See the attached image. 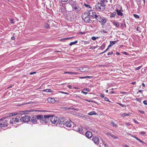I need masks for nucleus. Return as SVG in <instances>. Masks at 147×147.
<instances>
[{
    "mask_svg": "<svg viewBox=\"0 0 147 147\" xmlns=\"http://www.w3.org/2000/svg\"><path fill=\"white\" fill-rule=\"evenodd\" d=\"M117 103L118 104H119V105H120L121 106V107H125V105H123V104H121L119 103V102H117Z\"/></svg>",
    "mask_w": 147,
    "mask_h": 147,
    "instance_id": "44",
    "label": "nucleus"
},
{
    "mask_svg": "<svg viewBox=\"0 0 147 147\" xmlns=\"http://www.w3.org/2000/svg\"><path fill=\"white\" fill-rule=\"evenodd\" d=\"M72 122L69 119L67 120H66L65 122V123L64 124V127H71L72 126Z\"/></svg>",
    "mask_w": 147,
    "mask_h": 147,
    "instance_id": "9",
    "label": "nucleus"
},
{
    "mask_svg": "<svg viewBox=\"0 0 147 147\" xmlns=\"http://www.w3.org/2000/svg\"><path fill=\"white\" fill-rule=\"evenodd\" d=\"M85 100H86V101L88 102H93V101L92 100H88V99H85Z\"/></svg>",
    "mask_w": 147,
    "mask_h": 147,
    "instance_id": "53",
    "label": "nucleus"
},
{
    "mask_svg": "<svg viewBox=\"0 0 147 147\" xmlns=\"http://www.w3.org/2000/svg\"><path fill=\"white\" fill-rule=\"evenodd\" d=\"M104 100L106 101H108V102H111V101L109 100V99L107 97H105L104 98Z\"/></svg>",
    "mask_w": 147,
    "mask_h": 147,
    "instance_id": "40",
    "label": "nucleus"
},
{
    "mask_svg": "<svg viewBox=\"0 0 147 147\" xmlns=\"http://www.w3.org/2000/svg\"><path fill=\"white\" fill-rule=\"evenodd\" d=\"M90 16L88 13L84 12L82 13V18L85 22L89 23L90 20Z\"/></svg>",
    "mask_w": 147,
    "mask_h": 147,
    "instance_id": "3",
    "label": "nucleus"
},
{
    "mask_svg": "<svg viewBox=\"0 0 147 147\" xmlns=\"http://www.w3.org/2000/svg\"><path fill=\"white\" fill-rule=\"evenodd\" d=\"M135 138L139 142L142 143L143 142V141H142V140H141L140 139H139L137 137H135Z\"/></svg>",
    "mask_w": 147,
    "mask_h": 147,
    "instance_id": "38",
    "label": "nucleus"
},
{
    "mask_svg": "<svg viewBox=\"0 0 147 147\" xmlns=\"http://www.w3.org/2000/svg\"><path fill=\"white\" fill-rule=\"evenodd\" d=\"M125 124L127 126H128L130 125V124L129 123H126Z\"/></svg>",
    "mask_w": 147,
    "mask_h": 147,
    "instance_id": "60",
    "label": "nucleus"
},
{
    "mask_svg": "<svg viewBox=\"0 0 147 147\" xmlns=\"http://www.w3.org/2000/svg\"><path fill=\"white\" fill-rule=\"evenodd\" d=\"M43 91L47 92H52V91L50 89H49L44 90Z\"/></svg>",
    "mask_w": 147,
    "mask_h": 147,
    "instance_id": "28",
    "label": "nucleus"
},
{
    "mask_svg": "<svg viewBox=\"0 0 147 147\" xmlns=\"http://www.w3.org/2000/svg\"><path fill=\"white\" fill-rule=\"evenodd\" d=\"M106 134L108 136H111V134L109 133H107Z\"/></svg>",
    "mask_w": 147,
    "mask_h": 147,
    "instance_id": "48",
    "label": "nucleus"
},
{
    "mask_svg": "<svg viewBox=\"0 0 147 147\" xmlns=\"http://www.w3.org/2000/svg\"><path fill=\"white\" fill-rule=\"evenodd\" d=\"M60 10H61V12L62 13L63 15H65V13L66 11L65 8L64 7H61Z\"/></svg>",
    "mask_w": 147,
    "mask_h": 147,
    "instance_id": "20",
    "label": "nucleus"
},
{
    "mask_svg": "<svg viewBox=\"0 0 147 147\" xmlns=\"http://www.w3.org/2000/svg\"><path fill=\"white\" fill-rule=\"evenodd\" d=\"M118 7H119L120 9L119 10L117 9L116 11L117 12V13L118 16H122L123 15V13L122 12L123 11L122 9V7L120 5H119Z\"/></svg>",
    "mask_w": 147,
    "mask_h": 147,
    "instance_id": "11",
    "label": "nucleus"
},
{
    "mask_svg": "<svg viewBox=\"0 0 147 147\" xmlns=\"http://www.w3.org/2000/svg\"><path fill=\"white\" fill-rule=\"evenodd\" d=\"M123 23H121V28L122 29H123Z\"/></svg>",
    "mask_w": 147,
    "mask_h": 147,
    "instance_id": "47",
    "label": "nucleus"
},
{
    "mask_svg": "<svg viewBox=\"0 0 147 147\" xmlns=\"http://www.w3.org/2000/svg\"><path fill=\"white\" fill-rule=\"evenodd\" d=\"M85 135L87 138H90L92 136V134L91 132L88 131L86 132Z\"/></svg>",
    "mask_w": 147,
    "mask_h": 147,
    "instance_id": "17",
    "label": "nucleus"
},
{
    "mask_svg": "<svg viewBox=\"0 0 147 147\" xmlns=\"http://www.w3.org/2000/svg\"><path fill=\"white\" fill-rule=\"evenodd\" d=\"M94 9L99 11H102L105 9V6L102 3H97L94 6Z\"/></svg>",
    "mask_w": 147,
    "mask_h": 147,
    "instance_id": "4",
    "label": "nucleus"
},
{
    "mask_svg": "<svg viewBox=\"0 0 147 147\" xmlns=\"http://www.w3.org/2000/svg\"><path fill=\"white\" fill-rule=\"evenodd\" d=\"M143 103L145 105H147V100H144L143 102Z\"/></svg>",
    "mask_w": 147,
    "mask_h": 147,
    "instance_id": "50",
    "label": "nucleus"
},
{
    "mask_svg": "<svg viewBox=\"0 0 147 147\" xmlns=\"http://www.w3.org/2000/svg\"><path fill=\"white\" fill-rule=\"evenodd\" d=\"M43 116L42 115H38L36 116V118L37 119L39 120L41 122L42 120V118H43Z\"/></svg>",
    "mask_w": 147,
    "mask_h": 147,
    "instance_id": "19",
    "label": "nucleus"
},
{
    "mask_svg": "<svg viewBox=\"0 0 147 147\" xmlns=\"http://www.w3.org/2000/svg\"><path fill=\"white\" fill-rule=\"evenodd\" d=\"M88 114L90 115H96V113L95 111H94L89 113Z\"/></svg>",
    "mask_w": 147,
    "mask_h": 147,
    "instance_id": "25",
    "label": "nucleus"
},
{
    "mask_svg": "<svg viewBox=\"0 0 147 147\" xmlns=\"http://www.w3.org/2000/svg\"><path fill=\"white\" fill-rule=\"evenodd\" d=\"M142 66H140L139 67H136L135 69V70H137L140 69L142 67Z\"/></svg>",
    "mask_w": 147,
    "mask_h": 147,
    "instance_id": "41",
    "label": "nucleus"
},
{
    "mask_svg": "<svg viewBox=\"0 0 147 147\" xmlns=\"http://www.w3.org/2000/svg\"><path fill=\"white\" fill-rule=\"evenodd\" d=\"M14 19H11V20H10V22L12 24H14Z\"/></svg>",
    "mask_w": 147,
    "mask_h": 147,
    "instance_id": "46",
    "label": "nucleus"
},
{
    "mask_svg": "<svg viewBox=\"0 0 147 147\" xmlns=\"http://www.w3.org/2000/svg\"><path fill=\"white\" fill-rule=\"evenodd\" d=\"M113 54V52H109V53L107 54V55H112Z\"/></svg>",
    "mask_w": 147,
    "mask_h": 147,
    "instance_id": "51",
    "label": "nucleus"
},
{
    "mask_svg": "<svg viewBox=\"0 0 147 147\" xmlns=\"http://www.w3.org/2000/svg\"><path fill=\"white\" fill-rule=\"evenodd\" d=\"M70 4L72 8L73 11L77 13L80 12L81 9V8L77 5L75 1H71Z\"/></svg>",
    "mask_w": 147,
    "mask_h": 147,
    "instance_id": "2",
    "label": "nucleus"
},
{
    "mask_svg": "<svg viewBox=\"0 0 147 147\" xmlns=\"http://www.w3.org/2000/svg\"><path fill=\"white\" fill-rule=\"evenodd\" d=\"M91 38L93 40H95L96 39V38L94 36H92Z\"/></svg>",
    "mask_w": 147,
    "mask_h": 147,
    "instance_id": "52",
    "label": "nucleus"
},
{
    "mask_svg": "<svg viewBox=\"0 0 147 147\" xmlns=\"http://www.w3.org/2000/svg\"><path fill=\"white\" fill-rule=\"evenodd\" d=\"M32 122L33 123H35V122H36V118L35 117H33L32 119Z\"/></svg>",
    "mask_w": 147,
    "mask_h": 147,
    "instance_id": "32",
    "label": "nucleus"
},
{
    "mask_svg": "<svg viewBox=\"0 0 147 147\" xmlns=\"http://www.w3.org/2000/svg\"><path fill=\"white\" fill-rule=\"evenodd\" d=\"M102 32L103 33H107V32L105 31V30H103L102 31Z\"/></svg>",
    "mask_w": 147,
    "mask_h": 147,
    "instance_id": "56",
    "label": "nucleus"
},
{
    "mask_svg": "<svg viewBox=\"0 0 147 147\" xmlns=\"http://www.w3.org/2000/svg\"><path fill=\"white\" fill-rule=\"evenodd\" d=\"M51 117V115H45L43 117L42 121L41 122L42 123H47L48 121L50 119V117Z\"/></svg>",
    "mask_w": 147,
    "mask_h": 147,
    "instance_id": "7",
    "label": "nucleus"
},
{
    "mask_svg": "<svg viewBox=\"0 0 147 147\" xmlns=\"http://www.w3.org/2000/svg\"><path fill=\"white\" fill-rule=\"evenodd\" d=\"M89 15L94 18H96L98 16L96 12L93 10H90L89 11L88 13Z\"/></svg>",
    "mask_w": 147,
    "mask_h": 147,
    "instance_id": "8",
    "label": "nucleus"
},
{
    "mask_svg": "<svg viewBox=\"0 0 147 147\" xmlns=\"http://www.w3.org/2000/svg\"><path fill=\"white\" fill-rule=\"evenodd\" d=\"M111 136L113 138L115 139H116L117 138V137L115 135L113 134H111Z\"/></svg>",
    "mask_w": 147,
    "mask_h": 147,
    "instance_id": "37",
    "label": "nucleus"
},
{
    "mask_svg": "<svg viewBox=\"0 0 147 147\" xmlns=\"http://www.w3.org/2000/svg\"><path fill=\"white\" fill-rule=\"evenodd\" d=\"M84 5L86 7L90 8V9L92 8V7L90 6V5H89L86 3L84 4Z\"/></svg>",
    "mask_w": 147,
    "mask_h": 147,
    "instance_id": "35",
    "label": "nucleus"
},
{
    "mask_svg": "<svg viewBox=\"0 0 147 147\" xmlns=\"http://www.w3.org/2000/svg\"><path fill=\"white\" fill-rule=\"evenodd\" d=\"M134 16L136 18L138 19L139 18V16L137 14H134Z\"/></svg>",
    "mask_w": 147,
    "mask_h": 147,
    "instance_id": "39",
    "label": "nucleus"
},
{
    "mask_svg": "<svg viewBox=\"0 0 147 147\" xmlns=\"http://www.w3.org/2000/svg\"><path fill=\"white\" fill-rule=\"evenodd\" d=\"M96 19L100 22L102 24H104L107 22L106 19L101 17L100 16L98 15Z\"/></svg>",
    "mask_w": 147,
    "mask_h": 147,
    "instance_id": "6",
    "label": "nucleus"
},
{
    "mask_svg": "<svg viewBox=\"0 0 147 147\" xmlns=\"http://www.w3.org/2000/svg\"><path fill=\"white\" fill-rule=\"evenodd\" d=\"M97 46H96V47H90V49H94L96 48H97Z\"/></svg>",
    "mask_w": 147,
    "mask_h": 147,
    "instance_id": "43",
    "label": "nucleus"
},
{
    "mask_svg": "<svg viewBox=\"0 0 147 147\" xmlns=\"http://www.w3.org/2000/svg\"><path fill=\"white\" fill-rule=\"evenodd\" d=\"M81 92L82 93H83V94H87V92H84V91H82Z\"/></svg>",
    "mask_w": 147,
    "mask_h": 147,
    "instance_id": "57",
    "label": "nucleus"
},
{
    "mask_svg": "<svg viewBox=\"0 0 147 147\" xmlns=\"http://www.w3.org/2000/svg\"><path fill=\"white\" fill-rule=\"evenodd\" d=\"M100 96L101 97H102V98H104V97H105L104 95H103V94H100Z\"/></svg>",
    "mask_w": 147,
    "mask_h": 147,
    "instance_id": "54",
    "label": "nucleus"
},
{
    "mask_svg": "<svg viewBox=\"0 0 147 147\" xmlns=\"http://www.w3.org/2000/svg\"><path fill=\"white\" fill-rule=\"evenodd\" d=\"M111 124L114 127H116L117 126V125L112 120L111 122Z\"/></svg>",
    "mask_w": 147,
    "mask_h": 147,
    "instance_id": "22",
    "label": "nucleus"
},
{
    "mask_svg": "<svg viewBox=\"0 0 147 147\" xmlns=\"http://www.w3.org/2000/svg\"><path fill=\"white\" fill-rule=\"evenodd\" d=\"M78 131L82 134H84L86 130L85 128H83L82 127L80 126L77 129Z\"/></svg>",
    "mask_w": 147,
    "mask_h": 147,
    "instance_id": "14",
    "label": "nucleus"
},
{
    "mask_svg": "<svg viewBox=\"0 0 147 147\" xmlns=\"http://www.w3.org/2000/svg\"><path fill=\"white\" fill-rule=\"evenodd\" d=\"M73 37H67V38H62L61 39V41H62V40H68V39H70L72 38Z\"/></svg>",
    "mask_w": 147,
    "mask_h": 147,
    "instance_id": "31",
    "label": "nucleus"
},
{
    "mask_svg": "<svg viewBox=\"0 0 147 147\" xmlns=\"http://www.w3.org/2000/svg\"><path fill=\"white\" fill-rule=\"evenodd\" d=\"M50 119L52 123L54 124H57L59 123V118L55 116L51 115Z\"/></svg>",
    "mask_w": 147,
    "mask_h": 147,
    "instance_id": "5",
    "label": "nucleus"
},
{
    "mask_svg": "<svg viewBox=\"0 0 147 147\" xmlns=\"http://www.w3.org/2000/svg\"><path fill=\"white\" fill-rule=\"evenodd\" d=\"M78 41L77 40H76L74 42H71L70 44H69L70 46H71L75 44H76L77 43Z\"/></svg>",
    "mask_w": 147,
    "mask_h": 147,
    "instance_id": "33",
    "label": "nucleus"
},
{
    "mask_svg": "<svg viewBox=\"0 0 147 147\" xmlns=\"http://www.w3.org/2000/svg\"><path fill=\"white\" fill-rule=\"evenodd\" d=\"M113 24L117 28L119 26V24L118 22H116L115 21H114L113 22Z\"/></svg>",
    "mask_w": 147,
    "mask_h": 147,
    "instance_id": "26",
    "label": "nucleus"
},
{
    "mask_svg": "<svg viewBox=\"0 0 147 147\" xmlns=\"http://www.w3.org/2000/svg\"><path fill=\"white\" fill-rule=\"evenodd\" d=\"M11 39L12 40H15L16 39V38L14 36H12L11 38Z\"/></svg>",
    "mask_w": 147,
    "mask_h": 147,
    "instance_id": "61",
    "label": "nucleus"
},
{
    "mask_svg": "<svg viewBox=\"0 0 147 147\" xmlns=\"http://www.w3.org/2000/svg\"><path fill=\"white\" fill-rule=\"evenodd\" d=\"M79 78L80 79L85 78V77H79Z\"/></svg>",
    "mask_w": 147,
    "mask_h": 147,
    "instance_id": "63",
    "label": "nucleus"
},
{
    "mask_svg": "<svg viewBox=\"0 0 147 147\" xmlns=\"http://www.w3.org/2000/svg\"><path fill=\"white\" fill-rule=\"evenodd\" d=\"M62 1L65 2H67L68 0H61Z\"/></svg>",
    "mask_w": 147,
    "mask_h": 147,
    "instance_id": "64",
    "label": "nucleus"
},
{
    "mask_svg": "<svg viewBox=\"0 0 147 147\" xmlns=\"http://www.w3.org/2000/svg\"><path fill=\"white\" fill-rule=\"evenodd\" d=\"M30 116L27 115H25L23 117H22L23 121L24 122H26L29 121L30 120Z\"/></svg>",
    "mask_w": 147,
    "mask_h": 147,
    "instance_id": "13",
    "label": "nucleus"
},
{
    "mask_svg": "<svg viewBox=\"0 0 147 147\" xmlns=\"http://www.w3.org/2000/svg\"><path fill=\"white\" fill-rule=\"evenodd\" d=\"M36 72H31L30 73V75H32L34 74H36Z\"/></svg>",
    "mask_w": 147,
    "mask_h": 147,
    "instance_id": "59",
    "label": "nucleus"
},
{
    "mask_svg": "<svg viewBox=\"0 0 147 147\" xmlns=\"http://www.w3.org/2000/svg\"><path fill=\"white\" fill-rule=\"evenodd\" d=\"M65 120H66L64 119V118L62 117H61L59 118V123L60 124H63L64 125Z\"/></svg>",
    "mask_w": 147,
    "mask_h": 147,
    "instance_id": "16",
    "label": "nucleus"
},
{
    "mask_svg": "<svg viewBox=\"0 0 147 147\" xmlns=\"http://www.w3.org/2000/svg\"><path fill=\"white\" fill-rule=\"evenodd\" d=\"M33 111H35V112H36V111L40 112V111H41L40 110H36V109H34Z\"/></svg>",
    "mask_w": 147,
    "mask_h": 147,
    "instance_id": "58",
    "label": "nucleus"
},
{
    "mask_svg": "<svg viewBox=\"0 0 147 147\" xmlns=\"http://www.w3.org/2000/svg\"><path fill=\"white\" fill-rule=\"evenodd\" d=\"M117 42V41H111L110 42V44L109 45V47H111L112 46H113V45H114Z\"/></svg>",
    "mask_w": 147,
    "mask_h": 147,
    "instance_id": "21",
    "label": "nucleus"
},
{
    "mask_svg": "<svg viewBox=\"0 0 147 147\" xmlns=\"http://www.w3.org/2000/svg\"><path fill=\"white\" fill-rule=\"evenodd\" d=\"M64 74H74L75 75H76L78 74V73H76V72H69V71H65L64 72Z\"/></svg>",
    "mask_w": 147,
    "mask_h": 147,
    "instance_id": "23",
    "label": "nucleus"
},
{
    "mask_svg": "<svg viewBox=\"0 0 147 147\" xmlns=\"http://www.w3.org/2000/svg\"><path fill=\"white\" fill-rule=\"evenodd\" d=\"M89 68L88 67H80L78 69L80 71L84 72H87L88 71Z\"/></svg>",
    "mask_w": 147,
    "mask_h": 147,
    "instance_id": "12",
    "label": "nucleus"
},
{
    "mask_svg": "<svg viewBox=\"0 0 147 147\" xmlns=\"http://www.w3.org/2000/svg\"><path fill=\"white\" fill-rule=\"evenodd\" d=\"M140 134L142 135H144L146 134V132L144 131H141L140 132Z\"/></svg>",
    "mask_w": 147,
    "mask_h": 147,
    "instance_id": "45",
    "label": "nucleus"
},
{
    "mask_svg": "<svg viewBox=\"0 0 147 147\" xmlns=\"http://www.w3.org/2000/svg\"><path fill=\"white\" fill-rule=\"evenodd\" d=\"M22 117L20 116H17L15 117L11 118L9 121V124L13 126H15L16 124L21 122Z\"/></svg>",
    "mask_w": 147,
    "mask_h": 147,
    "instance_id": "1",
    "label": "nucleus"
},
{
    "mask_svg": "<svg viewBox=\"0 0 147 147\" xmlns=\"http://www.w3.org/2000/svg\"><path fill=\"white\" fill-rule=\"evenodd\" d=\"M49 25L47 23H46L45 24V26L44 27L45 28L48 29L49 28Z\"/></svg>",
    "mask_w": 147,
    "mask_h": 147,
    "instance_id": "30",
    "label": "nucleus"
},
{
    "mask_svg": "<svg viewBox=\"0 0 147 147\" xmlns=\"http://www.w3.org/2000/svg\"><path fill=\"white\" fill-rule=\"evenodd\" d=\"M116 14V13L115 12H113V13L111 14L110 16L111 17H115Z\"/></svg>",
    "mask_w": 147,
    "mask_h": 147,
    "instance_id": "29",
    "label": "nucleus"
},
{
    "mask_svg": "<svg viewBox=\"0 0 147 147\" xmlns=\"http://www.w3.org/2000/svg\"><path fill=\"white\" fill-rule=\"evenodd\" d=\"M5 119H4L3 120L0 121V127H4L7 125L8 121L5 120Z\"/></svg>",
    "mask_w": 147,
    "mask_h": 147,
    "instance_id": "10",
    "label": "nucleus"
},
{
    "mask_svg": "<svg viewBox=\"0 0 147 147\" xmlns=\"http://www.w3.org/2000/svg\"><path fill=\"white\" fill-rule=\"evenodd\" d=\"M67 87H68L69 89L71 88V86L70 85H68L67 86Z\"/></svg>",
    "mask_w": 147,
    "mask_h": 147,
    "instance_id": "62",
    "label": "nucleus"
},
{
    "mask_svg": "<svg viewBox=\"0 0 147 147\" xmlns=\"http://www.w3.org/2000/svg\"><path fill=\"white\" fill-rule=\"evenodd\" d=\"M111 47L109 46V45L108 46V47L107 48V49H106L104 52H102L101 53H100V54H103V53H105L106 51H107L109 49V47Z\"/></svg>",
    "mask_w": 147,
    "mask_h": 147,
    "instance_id": "34",
    "label": "nucleus"
},
{
    "mask_svg": "<svg viewBox=\"0 0 147 147\" xmlns=\"http://www.w3.org/2000/svg\"><path fill=\"white\" fill-rule=\"evenodd\" d=\"M135 100L138 101L139 102H141V99L137 98H136Z\"/></svg>",
    "mask_w": 147,
    "mask_h": 147,
    "instance_id": "42",
    "label": "nucleus"
},
{
    "mask_svg": "<svg viewBox=\"0 0 147 147\" xmlns=\"http://www.w3.org/2000/svg\"><path fill=\"white\" fill-rule=\"evenodd\" d=\"M92 140L96 144L98 145L99 144V140L98 138V137H93L92 139Z\"/></svg>",
    "mask_w": 147,
    "mask_h": 147,
    "instance_id": "15",
    "label": "nucleus"
},
{
    "mask_svg": "<svg viewBox=\"0 0 147 147\" xmlns=\"http://www.w3.org/2000/svg\"><path fill=\"white\" fill-rule=\"evenodd\" d=\"M47 100L49 102L52 103H53L55 102V99L50 97L48 98Z\"/></svg>",
    "mask_w": 147,
    "mask_h": 147,
    "instance_id": "18",
    "label": "nucleus"
},
{
    "mask_svg": "<svg viewBox=\"0 0 147 147\" xmlns=\"http://www.w3.org/2000/svg\"><path fill=\"white\" fill-rule=\"evenodd\" d=\"M84 90H86L88 91H89V89L88 88H84Z\"/></svg>",
    "mask_w": 147,
    "mask_h": 147,
    "instance_id": "55",
    "label": "nucleus"
},
{
    "mask_svg": "<svg viewBox=\"0 0 147 147\" xmlns=\"http://www.w3.org/2000/svg\"><path fill=\"white\" fill-rule=\"evenodd\" d=\"M131 113H129L127 114H126L125 113H123L121 114V116L122 117H124L126 116H129L130 115Z\"/></svg>",
    "mask_w": 147,
    "mask_h": 147,
    "instance_id": "24",
    "label": "nucleus"
},
{
    "mask_svg": "<svg viewBox=\"0 0 147 147\" xmlns=\"http://www.w3.org/2000/svg\"><path fill=\"white\" fill-rule=\"evenodd\" d=\"M17 114V113H9L8 114L9 117H11L12 116H14Z\"/></svg>",
    "mask_w": 147,
    "mask_h": 147,
    "instance_id": "27",
    "label": "nucleus"
},
{
    "mask_svg": "<svg viewBox=\"0 0 147 147\" xmlns=\"http://www.w3.org/2000/svg\"><path fill=\"white\" fill-rule=\"evenodd\" d=\"M92 78V76H85V78Z\"/></svg>",
    "mask_w": 147,
    "mask_h": 147,
    "instance_id": "49",
    "label": "nucleus"
},
{
    "mask_svg": "<svg viewBox=\"0 0 147 147\" xmlns=\"http://www.w3.org/2000/svg\"><path fill=\"white\" fill-rule=\"evenodd\" d=\"M105 47V45L104 44H103L100 46V48L102 49H104Z\"/></svg>",
    "mask_w": 147,
    "mask_h": 147,
    "instance_id": "36",
    "label": "nucleus"
}]
</instances>
